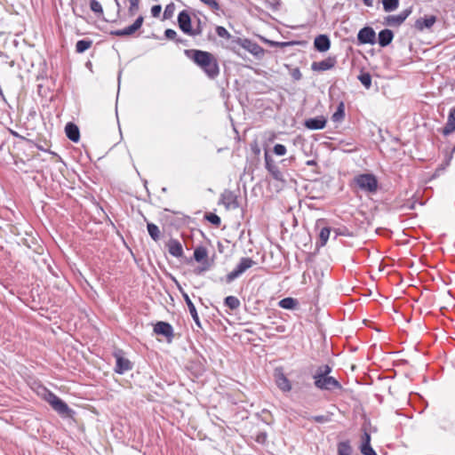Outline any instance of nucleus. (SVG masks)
<instances>
[{
	"mask_svg": "<svg viewBox=\"0 0 455 455\" xmlns=\"http://www.w3.org/2000/svg\"><path fill=\"white\" fill-rule=\"evenodd\" d=\"M207 257V250L204 246H198L194 251V259L197 262H201Z\"/></svg>",
	"mask_w": 455,
	"mask_h": 455,
	"instance_id": "obj_31",
	"label": "nucleus"
},
{
	"mask_svg": "<svg viewBox=\"0 0 455 455\" xmlns=\"http://www.w3.org/2000/svg\"><path fill=\"white\" fill-rule=\"evenodd\" d=\"M455 131V109L452 108L448 116L447 122L443 128V134L448 136Z\"/></svg>",
	"mask_w": 455,
	"mask_h": 455,
	"instance_id": "obj_23",
	"label": "nucleus"
},
{
	"mask_svg": "<svg viewBox=\"0 0 455 455\" xmlns=\"http://www.w3.org/2000/svg\"><path fill=\"white\" fill-rule=\"evenodd\" d=\"M435 21H436L435 16H434V15L425 16V17H421V18L418 19L415 21L414 27L418 30L422 31L426 28H432L433 25L435 23Z\"/></svg>",
	"mask_w": 455,
	"mask_h": 455,
	"instance_id": "obj_17",
	"label": "nucleus"
},
{
	"mask_svg": "<svg viewBox=\"0 0 455 455\" xmlns=\"http://www.w3.org/2000/svg\"><path fill=\"white\" fill-rule=\"evenodd\" d=\"M383 9L387 12H390L397 9L399 0H382Z\"/></svg>",
	"mask_w": 455,
	"mask_h": 455,
	"instance_id": "obj_32",
	"label": "nucleus"
},
{
	"mask_svg": "<svg viewBox=\"0 0 455 455\" xmlns=\"http://www.w3.org/2000/svg\"><path fill=\"white\" fill-rule=\"evenodd\" d=\"M331 367L328 364L321 365L317 368L315 373L314 375H324L329 376V374L331 372Z\"/></svg>",
	"mask_w": 455,
	"mask_h": 455,
	"instance_id": "obj_39",
	"label": "nucleus"
},
{
	"mask_svg": "<svg viewBox=\"0 0 455 455\" xmlns=\"http://www.w3.org/2000/svg\"><path fill=\"white\" fill-rule=\"evenodd\" d=\"M331 234V228L324 227L319 232L318 241L316 242L317 247H323L326 244Z\"/></svg>",
	"mask_w": 455,
	"mask_h": 455,
	"instance_id": "obj_25",
	"label": "nucleus"
},
{
	"mask_svg": "<svg viewBox=\"0 0 455 455\" xmlns=\"http://www.w3.org/2000/svg\"><path fill=\"white\" fill-rule=\"evenodd\" d=\"M66 136L73 142H78L80 139V131L74 123H68L65 126Z\"/></svg>",
	"mask_w": 455,
	"mask_h": 455,
	"instance_id": "obj_20",
	"label": "nucleus"
},
{
	"mask_svg": "<svg viewBox=\"0 0 455 455\" xmlns=\"http://www.w3.org/2000/svg\"><path fill=\"white\" fill-rule=\"evenodd\" d=\"M204 23L198 18L196 20V25L195 28H192L193 33L190 34V36H201L204 31Z\"/></svg>",
	"mask_w": 455,
	"mask_h": 455,
	"instance_id": "obj_36",
	"label": "nucleus"
},
{
	"mask_svg": "<svg viewBox=\"0 0 455 455\" xmlns=\"http://www.w3.org/2000/svg\"><path fill=\"white\" fill-rule=\"evenodd\" d=\"M183 299L188 307V310H189V313L195 322V323L198 326V327H202L201 326V322H200V319H199V316H198V314H197V311H196V308L194 305V303L192 302V300L190 299L188 294L187 292H183Z\"/></svg>",
	"mask_w": 455,
	"mask_h": 455,
	"instance_id": "obj_22",
	"label": "nucleus"
},
{
	"mask_svg": "<svg viewBox=\"0 0 455 455\" xmlns=\"http://www.w3.org/2000/svg\"><path fill=\"white\" fill-rule=\"evenodd\" d=\"M168 251L171 255L176 258H180L183 256V247L180 242L176 239H170L167 243Z\"/></svg>",
	"mask_w": 455,
	"mask_h": 455,
	"instance_id": "obj_18",
	"label": "nucleus"
},
{
	"mask_svg": "<svg viewBox=\"0 0 455 455\" xmlns=\"http://www.w3.org/2000/svg\"><path fill=\"white\" fill-rule=\"evenodd\" d=\"M164 36L169 40H176L177 39V32L174 29L167 28L164 31Z\"/></svg>",
	"mask_w": 455,
	"mask_h": 455,
	"instance_id": "obj_48",
	"label": "nucleus"
},
{
	"mask_svg": "<svg viewBox=\"0 0 455 455\" xmlns=\"http://www.w3.org/2000/svg\"><path fill=\"white\" fill-rule=\"evenodd\" d=\"M185 54L200 67L208 77L213 79L219 76L218 60L211 52L202 50H186Z\"/></svg>",
	"mask_w": 455,
	"mask_h": 455,
	"instance_id": "obj_1",
	"label": "nucleus"
},
{
	"mask_svg": "<svg viewBox=\"0 0 455 455\" xmlns=\"http://www.w3.org/2000/svg\"><path fill=\"white\" fill-rule=\"evenodd\" d=\"M336 63L335 57H328L321 61H314L311 64V68L314 71H326L334 68Z\"/></svg>",
	"mask_w": 455,
	"mask_h": 455,
	"instance_id": "obj_15",
	"label": "nucleus"
},
{
	"mask_svg": "<svg viewBox=\"0 0 455 455\" xmlns=\"http://www.w3.org/2000/svg\"><path fill=\"white\" fill-rule=\"evenodd\" d=\"M264 158L266 169L271 174V176L275 180H283V175L282 172L280 171L279 167L275 163L273 158L267 154V152L265 153Z\"/></svg>",
	"mask_w": 455,
	"mask_h": 455,
	"instance_id": "obj_12",
	"label": "nucleus"
},
{
	"mask_svg": "<svg viewBox=\"0 0 455 455\" xmlns=\"http://www.w3.org/2000/svg\"><path fill=\"white\" fill-rule=\"evenodd\" d=\"M205 5H207L213 12H218L220 10V5L217 0H200Z\"/></svg>",
	"mask_w": 455,
	"mask_h": 455,
	"instance_id": "obj_40",
	"label": "nucleus"
},
{
	"mask_svg": "<svg viewBox=\"0 0 455 455\" xmlns=\"http://www.w3.org/2000/svg\"><path fill=\"white\" fill-rule=\"evenodd\" d=\"M45 401L52 406V408L57 411L60 415H69L72 412V410L68 407V405L61 400L58 395L54 393L48 391L45 395Z\"/></svg>",
	"mask_w": 455,
	"mask_h": 455,
	"instance_id": "obj_4",
	"label": "nucleus"
},
{
	"mask_svg": "<svg viewBox=\"0 0 455 455\" xmlns=\"http://www.w3.org/2000/svg\"><path fill=\"white\" fill-rule=\"evenodd\" d=\"M177 44H184L186 45L188 41L184 38H181V37H177V39L175 40Z\"/></svg>",
	"mask_w": 455,
	"mask_h": 455,
	"instance_id": "obj_58",
	"label": "nucleus"
},
{
	"mask_svg": "<svg viewBox=\"0 0 455 455\" xmlns=\"http://www.w3.org/2000/svg\"><path fill=\"white\" fill-rule=\"evenodd\" d=\"M154 332L165 337L168 341H171L174 337L173 327L167 322H157L154 326Z\"/></svg>",
	"mask_w": 455,
	"mask_h": 455,
	"instance_id": "obj_11",
	"label": "nucleus"
},
{
	"mask_svg": "<svg viewBox=\"0 0 455 455\" xmlns=\"http://www.w3.org/2000/svg\"><path fill=\"white\" fill-rule=\"evenodd\" d=\"M174 281H175V283L177 284V287H178L179 291H180L181 295L183 296V292H186V291L182 289V287L180 286V284L178 283L177 280L174 279Z\"/></svg>",
	"mask_w": 455,
	"mask_h": 455,
	"instance_id": "obj_60",
	"label": "nucleus"
},
{
	"mask_svg": "<svg viewBox=\"0 0 455 455\" xmlns=\"http://www.w3.org/2000/svg\"><path fill=\"white\" fill-rule=\"evenodd\" d=\"M275 383H276V386L283 392H290L291 390V381L282 371L275 373Z\"/></svg>",
	"mask_w": 455,
	"mask_h": 455,
	"instance_id": "obj_19",
	"label": "nucleus"
},
{
	"mask_svg": "<svg viewBox=\"0 0 455 455\" xmlns=\"http://www.w3.org/2000/svg\"><path fill=\"white\" fill-rule=\"evenodd\" d=\"M258 417L260 418V419L267 425L271 424L272 422V415L267 409H263L260 413L258 414Z\"/></svg>",
	"mask_w": 455,
	"mask_h": 455,
	"instance_id": "obj_37",
	"label": "nucleus"
},
{
	"mask_svg": "<svg viewBox=\"0 0 455 455\" xmlns=\"http://www.w3.org/2000/svg\"><path fill=\"white\" fill-rule=\"evenodd\" d=\"M174 281H175V283L177 284V287H178L179 291H180L181 295L183 296V292H186V291L182 289V287L180 286V284L178 283L177 280L174 279Z\"/></svg>",
	"mask_w": 455,
	"mask_h": 455,
	"instance_id": "obj_59",
	"label": "nucleus"
},
{
	"mask_svg": "<svg viewBox=\"0 0 455 455\" xmlns=\"http://www.w3.org/2000/svg\"><path fill=\"white\" fill-rule=\"evenodd\" d=\"M385 23L387 26H400L403 21L398 15H388L385 19Z\"/></svg>",
	"mask_w": 455,
	"mask_h": 455,
	"instance_id": "obj_35",
	"label": "nucleus"
},
{
	"mask_svg": "<svg viewBox=\"0 0 455 455\" xmlns=\"http://www.w3.org/2000/svg\"><path fill=\"white\" fill-rule=\"evenodd\" d=\"M90 8L98 17L103 15V9L99 1L91 0L90 1Z\"/></svg>",
	"mask_w": 455,
	"mask_h": 455,
	"instance_id": "obj_34",
	"label": "nucleus"
},
{
	"mask_svg": "<svg viewBox=\"0 0 455 455\" xmlns=\"http://www.w3.org/2000/svg\"><path fill=\"white\" fill-rule=\"evenodd\" d=\"M313 419L315 421V422H318V423H323L326 420V418L323 415H319V416H315L313 418Z\"/></svg>",
	"mask_w": 455,
	"mask_h": 455,
	"instance_id": "obj_55",
	"label": "nucleus"
},
{
	"mask_svg": "<svg viewBox=\"0 0 455 455\" xmlns=\"http://www.w3.org/2000/svg\"><path fill=\"white\" fill-rule=\"evenodd\" d=\"M36 148H37L39 150L45 151V149H44L42 146L37 145V146H36Z\"/></svg>",
	"mask_w": 455,
	"mask_h": 455,
	"instance_id": "obj_62",
	"label": "nucleus"
},
{
	"mask_svg": "<svg viewBox=\"0 0 455 455\" xmlns=\"http://www.w3.org/2000/svg\"><path fill=\"white\" fill-rule=\"evenodd\" d=\"M286 148L283 144H275L273 148L274 154L279 156H284L286 154Z\"/></svg>",
	"mask_w": 455,
	"mask_h": 455,
	"instance_id": "obj_43",
	"label": "nucleus"
},
{
	"mask_svg": "<svg viewBox=\"0 0 455 455\" xmlns=\"http://www.w3.org/2000/svg\"><path fill=\"white\" fill-rule=\"evenodd\" d=\"M208 268H209V265L198 267L197 269H196V274L200 275L201 273L207 270Z\"/></svg>",
	"mask_w": 455,
	"mask_h": 455,
	"instance_id": "obj_56",
	"label": "nucleus"
},
{
	"mask_svg": "<svg viewBox=\"0 0 455 455\" xmlns=\"http://www.w3.org/2000/svg\"><path fill=\"white\" fill-rule=\"evenodd\" d=\"M205 219L210 222L212 223V225L216 226V227H219L221 223V220L220 218L215 214V213H207L205 214Z\"/></svg>",
	"mask_w": 455,
	"mask_h": 455,
	"instance_id": "obj_38",
	"label": "nucleus"
},
{
	"mask_svg": "<svg viewBox=\"0 0 455 455\" xmlns=\"http://www.w3.org/2000/svg\"><path fill=\"white\" fill-rule=\"evenodd\" d=\"M298 300L291 297L284 298L278 302V306L280 307L290 310L295 309L298 307Z\"/></svg>",
	"mask_w": 455,
	"mask_h": 455,
	"instance_id": "obj_24",
	"label": "nucleus"
},
{
	"mask_svg": "<svg viewBox=\"0 0 455 455\" xmlns=\"http://www.w3.org/2000/svg\"><path fill=\"white\" fill-rule=\"evenodd\" d=\"M350 186L367 194H375L378 190L379 181L373 173H361L353 178Z\"/></svg>",
	"mask_w": 455,
	"mask_h": 455,
	"instance_id": "obj_2",
	"label": "nucleus"
},
{
	"mask_svg": "<svg viewBox=\"0 0 455 455\" xmlns=\"http://www.w3.org/2000/svg\"><path fill=\"white\" fill-rule=\"evenodd\" d=\"M267 42L269 44L275 45V46H285V45L290 44V43H288V42H282V43H280V42H274V41H269V40H267Z\"/></svg>",
	"mask_w": 455,
	"mask_h": 455,
	"instance_id": "obj_54",
	"label": "nucleus"
},
{
	"mask_svg": "<svg viewBox=\"0 0 455 455\" xmlns=\"http://www.w3.org/2000/svg\"><path fill=\"white\" fill-rule=\"evenodd\" d=\"M411 13V8H407L403 11H402L399 14H397L401 20L403 22L408 17L409 15Z\"/></svg>",
	"mask_w": 455,
	"mask_h": 455,
	"instance_id": "obj_50",
	"label": "nucleus"
},
{
	"mask_svg": "<svg viewBox=\"0 0 455 455\" xmlns=\"http://www.w3.org/2000/svg\"><path fill=\"white\" fill-rule=\"evenodd\" d=\"M276 330H277L278 331L283 332V331H284V326H283V325L278 326V327L276 328Z\"/></svg>",
	"mask_w": 455,
	"mask_h": 455,
	"instance_id": "obj_61",
	"label": "nucleus"
},
{
	"mask_svg": "<svg viewBox=\"0 0 455 455\" xmlns=\"http://www.w3.org/2000/svg\"><path fill=\"white\" fill-rule=\"evenodd\" d=\"M116 358L115 372L117 374H124L132 369V362L124 356L123 350H117L113 354Z\"/></svg>",
	"mask_w": 455,
	"mask_h": 455,
	"instance_id": "obj_7",
	"label": "nucleus"
},
{
	"mask_svg": "<svg viewBox=\"0 0 455 455\" xmlns=\"http://www.w3.org/2000/svg\"><path fill=\"white\" fill-rule=\"evenodd\" d=\"M12 134L16 137H19V138H21V139H24L22 136L19 135L17 132H12Z\"/></svg>",
	"mask_w": 455,
	"mask_h": 455,
	"instance_id": "obj_64",
	"label": "nucleus"
},
{
	"mask_svg": "<svg viewBox=\"0 0 455 455\" xmlns=\"http://www.w3.org/2000/svg\"><path fill=\"white\" fill-rule=\"evenodd\" d=\"M394 38V33L388 28L382 29L378 35V43L381 47L389 45Z\"/></svg>",
	"mask_w": 455,
	"mask_h": 455,
	"instance_id": "obj_21",
	"label": "nucleus"
},
{
	"mask_svg": "<svg viewBox=\"0 0 455 455\" xmlns=\"http://www.w3.org/2000/svg\"><path fill=\"white\" fill-rule=\"evenodd\" d=\"M335 237L337 236H350L351 234L346 227L338 228L334 229Z\"/></svg>",
	"mask_w": 455,
	"mask_h": 455,
	"instance_id": "obj_45",
	"label": "nucleus"
},
{
	"mask_svg": "<svg viewBox=\"0 0 455 455\" xmlns=\"http://www.w3.org/2000/svg\"><path fill=\"white\" fill-rule=\"evenodd\" d=\"M232 43L245 49L257 58H261L264 55V49L249 38L236 37L232 41Z\"/></svg>",
	"mask_w": 455,
	"mask_h": 455,
	"instance_id": "obj_6",
	"label": "nucleus"
},
{
	"mask_svg": "<svg viewBox=\"0 0 455 455\" xmlns=\"http://www.w3.org/2000/svg\"><path fill=\"white\" fill-rule=\"evenodd\" d=\"M220 202L228 210L236 209L239 207L238 197L235 192L226 189L220 196Z\"/></svg>",
	"mask_w": 455,
	"mask_h": 455,
	"instance_id": "obj_13",
	"label": "nucleus"
},
{
	"mask_svg": "<svg viewBox=\"0 0 455 455\" xmlns=\"http://www.w3.org/2000/svg\"><path fill=\"white\" fill-rule=\"evenodd\" d=\"M314 46L320 52H327L331 47V40L327 35H319L314 40Z\"/></svg>",
	"mask_w": 455,
	"mask_h": 455,
	"instance_id": "obj_16",
	"label": "nucleus"
},
{
	"mask_svg": "<svg viewBox=\"0 0 455 455\" xmlns=\"http://www.w3.org/2000/svg\"><path fill=\"white\" fill-rule=\"evenodd\" d=\"M275 3H272V2H269V1H267L268 6L274 10V11H276L278 9V5L280 4L279 1L278 0H274Z\"/></svg>",
	"mask_w": 455,
	"mask_h": 455,
	"instance_id": "obj_53",
	"label": "nucleus"
},
{
	"mask_svg": "<svg viewBox=\"0 0 455 455\" xmlns=\"http://www.w3.org/2000/svg\"><path fill=\"white\" fill-rule=\"evenodd\" d=\"M175 11V5L173 3H171L166 5L164 12V19H170L172 17Z\"/></svg>",
	"mask_w": 455,
	"mask_h": 455,
	"instance_id": "obj_41",
	"label": "nucleus"
},
{
	"mask_svg": "<svg viewBox=\"0 0 455 455\" xmlns=\"http://www.w3.org/2000/svg\"><path fill=\"white\" fill-rule=\"evenodd\" d=\"M315 164V161L311 160V161H307V165H312Z\"/></svg>",
	"mask_w": 455,
	"mask_h": 455,
	"instance_id": "obj_63",
	"label": "nucleus"
},
{
	"mask_svg": "<svg viewBox=\"0 0 455 455\" xmlns=\"http://www.w3.org/2000/svg\"><path fill=\"white\" fill-rule=\"evenodd\" d=\"M345 117V105L343 101H340L337 107L336 111L333 113L331 119L333 122H340Z\"/></svg>",
	"mask_w": 455,
	"mask_h": 455,
	"instance_id": "obj_27",
	"label": "nucleus"
},
{
	"mask_svg": "<svg viewBox=\"0 0 455 455\" xmlns=\"http://www.w3.org/2000/svg\"><path fill=\"white\" fill-rule=\"evenodd\" d=\"M362 443L371 444V435L366 431L363 433Z\"/></svg>",
	"mask_w": 455,
	"mask_h": 455,
	"instance_id": "obj_52",
	"label": "nucleus"
},
{
	"mask_svg": "<svg viewBox=\"0 0 455 455\" xmlns=\"http://www.w3.org/2000/svg\"><path fill=\"white\" fill-rule=\"evenodd\" d=\"M358 80L361 82V84L366 88L370 89L371 86V76L368 72H361V74L358 76Z\"/></svg>",
	"mask_w": 455,
	"mask_h": 455,
	"instance_id": "obj_33",
	"label": "nucleus"
},
{
	"mask_svg": "<svg viewBox=\"0 0 455 455\" xmlns=\"http://www.w3.org/2000/svg\"><path fill=\"white\" fill-rule=\"evenodd\" d=\"M314 384L320 390L341 389V384L333 377L313 375Z\"/></svg>",
	"mask_w": 455,
	"mask_h": 455,
	"instance_id": "obj_3",
	"label": "nucleus"
},
{
	"mask_svg": "<svg viewBox=\"0 0 455 455\" xmlns=\"http://www.w3.org/2000/svg\"><path fill=\"white\" fill-rule=\"evenodd\" d=\"M143 21H144V18H143V16L140 15L135 20V21L132 25H130L123 29L112 30V31H110L109 34L111 36H132L141 28Z\"/></svg>",
	"mask_w": 455,
	"mask_h": 455,
	"instance_id": "obj_8",
	"label": "nucleus"
},
{
	"mask_svg": "<svg viewBox=\"0 0 455 455\" xmlns=\"http://www.w3.org/2000/svg\"><path fill=\"white\" fill-rule=\"evenodd\" d=\"M162 12V6L160 4H156L151 7V14L153 17L157 18Z\"/></svg>",
	"mask_w": 455,
	"mask_h": 455,
	"instance_id": "obj_49",
	"label": "nucleus"
},
{
	"mask_svg": "<svg viewBox=\"0 0 455 455\" xmlns=\"http://www.w3.org/2000/svg\"><path fill=\"white\" fill-rule=\"evenodd\" d=\"M216 33L220 37L229 39L231 37L230 33L222 26L216 27Z\"/></svg>",
	"mask_w": 455,
	"mask_h": 455,
	"instance_id": "obj_42",
	"label": "nucleus"
},
{
	"mask_svg": "<svg viewBox=\"0 0 455 455\" xmlns=\"http://www.w3.org/2000/svg\"><path fill=\"white\" fill-rule=\"evenodd\" d=\"M360 451L362 452L363 455H369L371 454L372 451H374L373 448L371 447V444H368V443H362L361 444V447H360Z\"/></svg>",
	"mask_w": 455,
	"mask_h": 455,
	"instance_id": "obj_47",
	"label": "nucleus"
},
{
	"mask_svg": "<svg viewBox=\"0 0 455 455\" xmlns=\"http://www.w3.org/2000/svg\"><path fill=\"white\" fill-rule=\"evenodd\" d=\"M327 119L323 116L308 118L304 121V126L312 131L322 130L326 126Z\"/></svg>",
	"mask_w": 455,
	"mask_h": 455,
	"instance_id": "obj_14",
	"label": "nucleus"
},
{
	"mask_svg": "<svg viewBox=\"0 0 455 455\" xmlns=\"http://www.w3.org/2000/svg\"><path fill=\"white\" fill-rule=\"evenodd\" d=\"M352 447L349 441H343L338 443V455H351Z\"/></svg>",
	"mask_w": 455,
	"mask_h": 455,
	"instance_id": "obj_26",
	"label": "nucleus"
},
{
	"mask_svg": "<svg viewBox=\"0 0 455 455\" xmlns=\"http://www.w3.org/2000/svg\"><path fill=\"white\" fill-rule=\"evenodd\" d=\"M224 304L231 310H235L240 307L241 302L238 298L230 295L225 298Z\"/></svg>",
	"mask_w": 455,
	"mask_h": 455,
	"instance_id": "obj_28",
	"label": "nucleus"
},
{
	"mask_svg": "<svg viewBox=\"0 0 455 455\" xmlns=\"http://www.w3.org/2000/svg\"><path fill=\"white\" fill-rule=\"evenodd\" d=\"M178 25L180 29L186 35L190 36L193 33L191 26V17L188 11L183 10L178 14Z\"/></svg>",
	"mask_w": 455,
	"mask_h": 455,
	"instance_id": "obj_10",
	"label": "nucleus"
},
{
	"mask_svg": "<svg viewBox=\"0 0 455 455\" xmlns=\"http://www.w3.org/2000/svg\"><path fill=\"white\" fill-rule=\"evenodd\" d=\"M291 76L294 80L299 81L302 77V74L299 68H294L291 72Z\"/></svg>",
	"mask_w": 455,
	"mask_h": 455,
	"instance_id": "obj_51",
	"label": "nucleus"
},
{
	"mask_svg": "<svg viewBox=\"0 0 455 455\" xmlns=\"http://www.w3.org/2000/svg\"><path fill=\"white\" fill-rule=\"evenodd\" d=\"M92 44V41L89 39H82L77 41L76 44V51L78 53H83L87 51Z\"/></svg>",
	"mask_w": 455,
	"mask_h": 455,
	"instance_id": "obj_29",
	"label": "nucleus"
},
{
	"mask_svg": "<svg viewBox=\"0 0 455 455\" xmlns=\"http://www.w3.org/2000/svg\"><path fill=\"white\" fill-rule=\"evenodd\" d=\"M130 3L129 14L134 15L139 10L140 0H128Z\"/></svg>",
	"mask_w": 455,
	"mask_h": 455,
	"instance_id": "obj_44",
	"label": "nucleus"
},
{
	"mask_svg": "<svg viewBox=\"0 0 455 455\" xmlns=\"http://www.w3.org/2000/svg\"><path fill=\"white\" fill-rule=\"evenodd\" d=\"M267 434L265 431L257 433V435L255 436V441L260 444H264L267 442Z\"/></svg>",
	"mask_w": 455,
	"mask_h": 455,
	"instance_id": "obj_46",
	"label": "nucleus"
},
{
	"mask_svg": "<svg viewBox=\"0 0 455 455\" xmlns=\"http://www.w3.org/2000/svg\"><path fill=\"white\" fill-rule=\"evenodd\" d=\"M147 228L150 237L156 242L158 241L161 234L159 228L154 223H148Z\"/></svg>",
	"mask_w": 455,
	"mask_h": 455,
	"instance_id": "obj_30",
	"label": "nucleus"
},
{
	"mask_svg": "<svg viewBox=\"0 0 455 455\" xmlns=\"http://www.w3.org/2000/svg\"><path fill=\"white\" fill-rule=\"evenodd\" d=\"M357 41L359 44H374L376 43L374 29L368 26L361 28L357 34Z\"/></svg>",
	"mask_w": 455,
	"mask_h": 455,
	"instance_id": "obj_9",
	"label": "nucleus"
},
{
	"mask_svg": "<svg viewBox=\"0 0 455 455\" xmlns=\"http://www.w3.org/2000/svg\"><path fill=\"white\" fill-rule=\"evenodd\" d=\"M363 3L367 7H372L374 4V0H363Z\"/></svg>",
	"mask_w": 455,
	"mask_h": 455,
	"instance_id": "obj_57",
	"label": "nucleus"
},
{
	"mask_svg": "<svg viewBox=\"0 0 455 455\" xmlns=\"http://www.w3.org/2000/svg\"><path fill=\"white\" fill-rule=\"evenodd\" d=\"M255 264V261H253L251 258L243 257L240 259L239 263L236 265V267L228 273L226 277L225 281L228 283H232L235 279L238 278L241 275H243L247 269L251 267Z\"/></svg>",
	"mask_w": 455,
	"mask_h": 455,
	"instance_id": "obj_5",
	"label": "nucleus"
}]
</instances>
